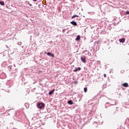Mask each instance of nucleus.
<instances>
[{
    "label": "nucleus",
    "instance_id": "obj_1",
    "mask_svg": "<svg viewBox=\"0 0 129 129\" xmlns=\"http://www.w3.org/2000/svg\"><path fill=\"white\" fill-rule=\"evenodd\" d=\"M45 106V104H44L43 103H38L37 104V106L39 109H42V107Z\"/></svg>",
    "mask_w": 129,
    "mask_h": 129
},
{
    "label": "nucleus",
    "instance_id": "obj_2",
    "mask_svg": "<svg viewBox=\"0 0 129 129\" xmlns=\"http://www.w3.org/2000/svg\"><path fill=\"white\" fill-rule=\"evenodd\" d=\"M86 57L85 56V55H83L81 56V59L82 60V61L83 62V63H86Z\"/></svg>",
    "mask_w": 129,
    "mask_h": 129
},
{
    "label": "nucleus",
    "instance_id": "obj_3",
    "mask_svg": "<svg viewBox=\"0 0 129 129\" xmlns=\"http://www.w3.org/2000/svg\"><path fill=\"white\" fill-rule=\"evenodd\" d=\"M46 54H47L48 56H50L52 57H54V54L51 52H46Z\"/></svg>",
    "mask_w": 129,
    "mask_h": 129
},
{
    "label": "nucleus",
    "instance_id": "obj_4",
    "mask_svg": "<svg viewBox=\"0 0 129 129\" xmlns=\"http://www.w3.org/2000/svg\"><path fill=\"white\" fill-rule=\"evenodd\" d=\"M125 38H121L119 39V42L120 43H124L125 42Z\"/></svg>",
    "mask_w": 129,
    "mask_h": 129
},
{
    "label": "nucleus",
    "instance_id": "obj_5",
    "mask_svg": "<svg viewBox=\"0 0 129 129\" xmlns=\"http://www.w3.org/2000/svg\"><path fill=\"white\" fill-rule=\"evenodd\" d=\"M55 91V89L51 90L48 93L49 95H52L53 94V92Z\"/></svg>",
    "mask_w": 129,
    "mask_h": 129
},
{
    "label": "nucleus",
    "instance_id": "obj_6",
    "mask_svg": "<svg viewBox=\"0 0 129 129\" xmlns=\"http://www.w3.org/2000/svg\"><path fill=\"white\" fill-rule=\"evenodd\" d=\"M122 86H123L124 87H128V83H124L122 84Z\"/></svg>",
    "mask_w": 129,
    "mask_h": 129
},
{
    "label": "nucleus",
    "instance_id": "obj_7",
    "mask_svg": "<svg viewBox=\"0 0 129 129\" xmlns=\"http://www.w3.org/2000/svg\"><path fill=\"white\" fill-rule=\"evenodd\" d=\"M80 40V35H78L77 36L76 38L75 39V40L76 41H79Z\"/></svg>",
    "mask_w": 129,
    "mask_h": 129
},
{
    "label": "nucleus",
    "instance_id": "obj_8",
    "mask_svg": "<svg viewBox=\"0 0 129 129\" xmlns=\"http://www.w3.org/2000/svg\"><path fill=\"white\" fill-rule=\"evenodd\" d=\"M71 23L74 26H77V23L75 21H72V22H71Z\"/></svg>",
    "mask_w": 129,
    "mask_h": 129
},
{
    "label": "nucleus",
    "instance_id": "obj_9",
    "mask_svg": "<svg viewBox=\"0 0 129 129\" xmlns=\"http://www.w3.org/2000/svg\"><path fill=\"white\" fill-rule=\"evenodd\" d=\"M68 103L69 104H71V105H72V104H73V101H72V100H71V101H68Z\"/></svg>",
    "mask_w": 129,
    "mask_h": 129
},
{
    "label": "nucleus",
    "instance_id": "obj_10",
    "mask_svg": "<svg viewBox=\"0 0 129 129\" xmlns=\"http://www.w3.org/2000/svg\"><path fill=\"white\" fill-rule=\"evenodd\" d=\"M0 5L2 6H5V3L3 1L0 2Z\"/></svg>",
    "mask_w": 129,
    "mask_h": 129
},
{
    "label": "nucleus",
    "instance_id": "obj_11",
    "mask_svg": "<svg viewBox=\"0 0 129 129\" xmlns=\"http://www.w3.org/2000/svg\"><path fill=\"white\" fill-rule=\"evenodd\" d=\"M84 91H85V93L87 92V87H85V88H84Z\"/></svg>",
    "mask_w": 129,
    "mask_h": 129
},
{
    "label": "nucleus",
    "instance_id": "obj_12",
    "mask_svg": "<svg viewBox=\"0 0 129 129\" xmlns=\"http://www.w3.org/2000/svg\"><path fill=\"white\" fill-rule=\"evenodd\" d=\"M79 17V16H77V15H74V16L72 17V18L73 19V18H76V17Z\"/></svg>",
    "mask_w": 129,
    "mask_h": 129
},
{
    "label": "nucleus",
    "instance_id": "obj_13",
    "mask_svg": "<svg viewBox=\"0 0 129 129\" xmlns=\"http://www.w3.org/2000/svg\"><path fill=\"white\" fill-rule=\"evenodd\" d=\"M77 69V70L78 71V70H79V71H80V70H81V68H80V67H79L78 69Z\"/></svg>",
    "mask_w": 129,
    "mask_h": 129
},
{
    "label": "nucleus",
    "instance_id": "obj_14",
    "mask_svg": "<svg viewBox=\"0 0 129 129\" xmlns=\"http://www.w3.org/2000/svg\"><path fill=\"white\" fill-rule=\"evenodd\" d=\"M126 15H129V11H127L126 12Z\"/></svg>",
    "mask_w": 129,
    "mask_h": 129
},
{
    "label": "nucleus",
    "instance_id": "obj_15",
    "mask_svg": "<svg viewBox=\"0 0 129 129\" xmlns=\"http://www.w3.org/2000/svg\"><path fill=\"white\" fill-rule=\"evenodd\" d=\"M78 70H77V69H75V70L73 71V72H77Z\"/></svg>",
    "mask_w": 129,
    "mask_h": 129
},
{
    "label": "nucleus",
    "instance_id": "obj_16",
    "mask_svg": "<svg viewBox=\"0 0 129 129\" xmlns=\"http://www.w3.org/2000/svg\"><path fill=\"white\" fill-rule=\"evenodd\" d=\"M103 76H104V77L106 78V74H104Z\"/></svg>",
    "mask_w": 129,
    "mask_h": 129
},
{
    "label": "nucleus",
    "instance_id": "obj_17",
    "mask_svg": "<svg viewBox=\"0 0 129 129\" xmlns=\"http://www.w3.org/2000/svg\"><path fill=\"white\" fill-rule=\"evenodd\" d=\"M29 6H30V7H31V6H32V4H30L29 5Z\"/></svg>",
    "mask_w": 129,
    "mask_h": 129
},
{
    "label": "nucleus",
    "instance_id": "obj_18",
    "mask_svg": "<svg viewBox=\"0 0 129 129\" xmlns=\"http://www.w3.org/2000/svg\"><path fill=\"white\" fill-rule=\"evenodd\" d=\"M99 42V41H98L97 43L98 44Z\"/></svg>",
    "mask_w": 129,
    "mask_h": 129
},
{
    "label": "nucleus",
    "instance_id": "obj_19",
    "mask_svg": "<svg viewBox=\"0 0 129 129\" xmlns=\"http://www.w3.org/2000/svg\"><path fill=\"white\" fill-rule=\"evenodd\" d=\"M34 2H36V1H37V0H33Z\"/></svg>",
    "mask_w": 129,
    "mask_h": 129
},
{
    "label": "nucleus",
    "instance_id": "obj_20",
    "mask_svg": "<svg viewBox=\"0 0 129 129\" xmlns=\"http://www.w3.org/2000/svg\"><path fill=\"white\" fill-rule=\"evenodd\" d=\"M28 5H30V3H28Z\"/></svg>",
    "mask_w": 129,
    "mask_h": 129
}]
</instances>
